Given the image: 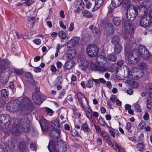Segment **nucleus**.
Instances as JSON below:
<instances>
[{"label":"nucleus","mask_w":152,"mask_h":152,"mask_svg":"<svg viewBox=\"0 0 152 152\" xmlns=\"http://www.w3.org/2000/svg\"><path fill=\"white\" fill-rule=\"evenodd\" d=\"M100 24L102 26L106 25L111 29H112L113 28V24L111 23L108 22L107 19L106 18L102 19L100 21Z\"/></svg>","instance_id":"b1692460"},{"label":"nucleus","mask_w":152,"mask_h":152,"mask_svg":"<svg viewBox=\"0 0 152 152\" xmlns=\"http://www.w3.org/2000/svg\"><path fill=\"white\" fill-rule=\"evenodd\" d=\"M43 95L42 94L38 91H36L32 95V98L34 102L38 104H41L44 99Z\"/></svg>","instance_id":"1a4fd4ad"},{"label":"nucleus","mask_w":152,"mask_h":152,"mask_svg":"<svg viewBox=\"0 0 152 152\" xmlns=\"http://www.w3.org/2000/svg\"><path fill=\"white\" fill-rule=\"evenodd\" d=\"M138 54L142 58L146 59L150 53L146 47L142 45H140L138 48Z\"/></svg>","instance_id":"9d476101"},{"label":"nucleus","mask_w":152,"mask_h":152,"mask_svg":"<svg viewBox=\"0 0 152 152\" xmlns=\"http://www.w3.org/2000/svg\"><path fill=\"white\" fill-rule=\"evenodd\" d=\"M94 85V82L93 80L89 79L88 81L86 83V86L87 87L89 88H92Z\"/></svg>","instance_id":"ea45409f"},{"label":"nucleus","mask_w":152,"mask_h":152,"mask_svg":"<svg viewBox=\"0 0 152 152\" xmlns=\"http://www.w3.org/2000/svg\"><path fill=\"white\" fill-rule=\"evenodd\" d=\"M113 145L114 146V148L116 150L117 149L119 152H124V150L120 147L118 146V145L116 143H114L113 144Z\"/></svg>","instance_id":"37998d69"},{"label":"nucleus","mask_w":152,"mask_h":152,"mask_svg":"<svg viewBox=\"0 0 152 152\" xmlns=\"http://www.w3.org/2000/svg\"><path fill=\"white\" fill-rule=\"evenodd\" d=\"M133 106L136 110L138 111H140L141 110V109L138 104L137 103L134 104H133Z\"/></svg>","instance_id":"603ef678"},{"label":"nucleus","mask_w":152,"mask_h":152,"mask_svg":"<svg viewBox=\"0 0 152 152\" xmlns=\"http://www.w3.org/2000/svg\"><path fill=\"white\" fill-rule=\"evenodd\" d=\"M72 134L73 136H77L79 134L78 132L76 130H74L72 131Z\"/></svg>","instance_id":"0e129e2a"},{"label":"nucleus","mask_w":152,"mask_h":152,"mask_svg":"<svg viewBox=\"0 0 152 152\" xmlns=\"http://www.w3.org/2000/svg\"><path fill=\"white\" fill-rule=\"evenodd\" d=\"M124 0H112L111 4L114 7H119L121 4Z\"/></svg>","instance_id":"a878e982"},{"label":"nucleus","mask_w":152,"mask_h":152,"mask_svg":"<svg viewBox=\"0 0 152 152\" xmlns=\"http://www.w3.org/2000/svg\"><path fill=\"white\" fill-rule=\"evenodd\" d=\"M94 6V4L90 2H88L86 4V7L88 9H90L91 8H92L93 9Z\"/></svg>","instance_id":"5fc2aeb1"},{"label":"nucleus","mask_w":152,"mask_h":152,"mask_svg":"<svg viewBox=\"0 0 152 152\" xmlns=\"http://www.w3.org/2000/svg\"><path fill=\"white\" fill-rule=\"evenodd\" d=\"M108 129L109 132L111 135L113 137H115V131L111 127H110L108 125H106Z\"/></svg>","instance_id":"f704fd0d"},{"label":"nucleus","mask_w":152,"mask_h":152,"mask_svg":"<svg viewBox=\"0 0 152 152\" xmlns=\"http://www.w3.org/2000/svg\"><path fill=\"white\" fill-rule=\"evenodd\" d=\"M26 147L25 142L22 141L19 143V148L21 151H24L26 150Z\"/></svg>","instance_id":"7c9ffc66"},{"label":"nucleus","mask_w":152,"mask_h":152,"mask_svg":"<svg viewBox=\"0 0 152 152\" xmlns=\"http://www.w3.org/2000/svg\"><path fill=\"white\" fill-rule=\"evenodd\" d=\"M19 124L23 126L26 125L24 126H23L20 129L22 132H27L29 131L30 122L29 120L26 118L21 119L19 121Z\"/></svg>","instance_id":"6e6552de"},{"label":"nucleus","mask_w":152,"mask_h":152,"mask_svg":"<svg viewBox=\"0 0 152 152\" xmlns=\"http://www.w3.org/2000/svg\"><path fill=\"white\" fill-rule=\"evenodd\" d=\"M105 0H96L94 7L92 9L93 11L96 10L100 7H101L103 4Z\"/></svg>","instance_id":"412c9836"},{"label":"nucleus","mask_w":152,"mask_h":152,"mask_svg":"<svg viewBox=\"0 0 152 152\" xmlns=\"http://www.w3.org/2000/svg\"><path fill=\"white\" fill-rule=\"evenodd\" d=\"M60 146V149H61L62 152H65L67 149V146L66 143L63 141L61 140L60 142L58 143V144L56 145L57 147Z\"/></svg>","instance_id":"aec40b11"},{"label":"nucleus","mask_w":152,"mask_h":152,"mask_svg":"<svg viewBox=\"0 0 152 152\" xmlns=\"http://www.w3.org/2000/svg\"><path fill=\"white\" fill-rule=\"evenodd\" d=\"M20 102L17 100H12L7 104V110L11 112H16L18 111L21 107L20 105Z\"/></svg>","instance_id":"7ed1b4c3"},{"label":"nucleus","mask_w":152,"mask_h":152,"mask_svg":"<svg viewBox=\"0 0 152 152\" xmlns=\"http://www.w3.org/2000/svg\"><path fill=\"white\" fill-rule=\"evenodd\" d=\"M59 37L61 39H65L66 37V33L63 31H59L58 34Z\"/></svg>","instance_id":"c9c22d12"},{"label":"nucleus","mask_w":152,"mask_h":152,"mask_svg":"<svg viewBox=\"0 0 152 152\" xmlns=\"http://www.w3.org/2000/svg\"><path fill=\"white\" fill-rule=\"evenodd\" d=\"M37 145L35 143H31L30 144V148L32 151L36 150Z\"/></svg>","instance_id":"8fccbe9b"},{"label":"nucleus","mask_w":152,"mask_h":152,"mask_svg":"<svg viewBox=\"0 0 152 152\" xmlns=\"http://www.w3.org/2000/svg\"><path fill=\"white\" fill-rule=\"evenodd\" d=\"M146 59L148 62L150 64H152V55H150L149 54Z\"/></svg>","instance_id":"774afa93"},{"label":"nucleus","mask_w":152,"mask_h":152,"mask_svg":"<svg viewBox=\"0 0 152 152\" xmlns=\"http://www.w3.org/2000/svg\"><path fill=\"white\" fill-rule=\"evenodd\" d=\"M39 122L43 130L45 129L44 131H45L48 129L50 124L48 121L46 120L42 116L41 117Z\"/></svg>","instance_id":"4468645a"},{"label":"nucleus","mask_w":152,"mask_h":152,"mask_svg":"<svg viewBox=\"0 0 152 152\" xmlns=\"http://www.w3.org/2000/svg\"><path fill=\"white\" fill-rule=\"evenodd\" d=\"M21 107L30 111H32L33 105L32 101L27 97H23L20 102Z\"/></svg>","instance_id":"39448f33"},{"label":"nucleus","mask_w":152,"mask_h":152,"mask_svg":"<svg viewBox=\"0 0 152 152\" xmlns=\"http://www.w3.org/2000/svg\"><path fill=\"white\" fill-rule=\"evenodd\" d=\"M11 118L8 114H2L0 115V121L3 125L1 126L2 130L5 134H9L11 130L9 129L10 126Z\"/></svg>","instance_id":"f03ea898"},{"label":"nucleus","mask_w":152,"mask_h":152,"mask_svg":"<svg viewBox=\"0 0 152 152\" xmlns=\"http://www.w3.org/2000/svg\"><path fill=\"white\" fill-rule=\"evenodd\" d=\"M75 44L77 43L80 40V38L77 37H74L73 38L71 39Z\"/></svg>","instance_id":"3c124183"},{"label":"nucleus","mask_w":152,"mask_h":152,"mask_svg":"<svg viewBox=\"0 0 152 152\" xmlns=\"http://www.w3.org/2000/svg\"><path fill=\"white\" fill-rule=\"evenodd\" d=\"M145 15L142 17L140 22V26L143 27H147L149 26L151 23V21L150 20H148L145 17H144Z\"/></svg>","instance_id":"6ab92c4d"},{"label":"nucleus","mask_w":152,"mask_h":152,"mask_svg":"<svg viewBox=\"0 0 152 152\" xmlns=\"http://www.w3.org/2000/svg\"><path fill=\"white\" fill-rule=\"evenodd\" d=\"M86 51L88 55L89 56L94 57L98 54L99 49L96 46L90 45L87 47Z\"/></svg>","instance_id":"423d86ee"},{"label":"nucleus","mask_w":152,"mask_h":152,"mask_svg":"<svg viewBox=\"0 0 152 152\" xmlns=\"http://www.w3.org/2000/svg\"><path fill=\"white\" fill-rule=\"evenodd\" d=\"M25 1L23 3L24 4L28 6H30L33 4L32 1L31 0H24Z\"/></svg>","instance_id":"de8ad7c7"},{"label":"nucleus","mask_w":152,"mask_h":152,"mask_svg":"<svg viewBox=\"0 0 152 152\" xmlns=\"http://www.w3.org/2000/svg\"><path fill=\"white\" fill-rule=\"evenodd\" d=\"M97 66L94 63L92 62L91 64V69L92 70L96 71Z\"/></svg>","instance_id":"4d7b16f0"},{"label":"nucleus","mask_w":152,"mask_h":152,"mask_svg":"<svg viewBox=\"0 0 152 152\" xmlns=\"http://www.w3.org/2000/svg\"><path fill=\"white\" fill-rule=\"evenodd\" d=\"M116 97L114 95H112L110 99V100L113 103H115V101H116Z\"/></svg>","instance_id":"052dcab7"},{"label":"nucleus","mask_w":152,"mask_h":152,"mask_svg":"<svg viewBox=\"0 0 152 152\" xmlns=\"http://www.w3.org/2000/svg\"><path fill=\"white\" fill-rule=\"evenodd\" d=\"M14 72L18 75H21L23 74V71L20 69H16L14 71Z\"/></svg>","instance_id":"e2e57ef3"},{"label":"nucleus","mask_w":152,"mask_h":152,"mask_svg":"<svg viewBox=\"0 0 152 152\" xmlns=\"http://www.w3.org/2000/svg\"><path fill=\"white\" fill-rule=\"evenodd\" d=\"M59 147H57L55 144L54 142L53 141H50L48 146V149L50 152H58L59 150L60 152L61 151L58 148Z\"/></svg>","instance_id":"a211bd4d"},{"label":"nucleus","mask_w":152,"mask_h":152,"mask_svg":"<svg viewBox=\"0 0 152 152\" xmlns=\"http://www.w3.org/2000/svg\"><path fill=\"white\" fill-rule=\"evenodd\" d=\"M75 45V44L74 43L72 39L69 40L67 43V46L69 48L72 47L74 46Z\"/></svg>","instance_id":"49530a36"},{"label":"nucleus","mask_w":152,"mask_h":152,"mask_svg":"<svg viewBox=\"0 0 152 152\" xmlns=\"http://www.w3.org/2000/svg\"><path fill=\"white\" fill-rule=\"evenodd\" d=\"M25 125H24L23 126H22V125L19 124V122L18 124L15 123H14L13 124L11 131L12 134L16 136L20 135L21 134V132L19 129H20L22 127V126H24Z\"/></svg>","instance_id":"ddd939ff"},{"label":"nucleus","mask_w":152,"mask_h":152,"mask_svg":"<svg viewBox=\"0 0 152 152\" xmlns=\"http://www.w3.org/2000/svg\"><path fill=\"white\" fill-rule=\"evenodd\" d=\"M77 96L79 102L82 101V98L84 97V96L81 93L79 92H77Z\"/></svg>","instance_id":"c03bdc74"},{"label":"nucleus","mask_w":152,"mask_h":152,"mask_svg":"<svg viewBox=\"0 0 152 152\" xmlns=\"http://www.w3.org/2000/svg\"><path fill=\"white\" fill-rule=\"evenodd\" d=\"M138 54L142 58L146 59L150 53L146 47L142 45H140L138 48Z\"/></svg>","instance_id":"9b49d317"},{"label":"nucleus","mask_w":152,"mask_h":152,"mask_svg":"<svg viewBox=\"0 0 152 152\" xmlns=\"http://www.w3.org/2000/svg\"><path fill=\"white\" fill-rule=\"evenodd\" d=\"M9 87L13 91L14 90V83L12 82H10L9 83Z\"/></svg>","instance_id":"69168bd1"},{"label":"nucleus","mask_w":152,"mask_h":152,"mask_svg":"<svg viewBox=\"0 0 152 152\" xmlns=\"http://www.w3.org/2000/svg\"><path fill=\"white\" fill-rule=\"evenodd\" d=\"M143 4L137 7L133 6V8L129 10V13L127 12L128 20L130 21H133L137 15L140 17L146 15L148 11L147 8L151 6V3L149 0H146L143 2Z\"/></svg>","instance_id":"f257e3e1"},{"label":"nucleus","mask_w":152,"mask_h":152,"mask_svg":"<svg viewBox=\"0 0 152 152\" xmlns=\"http://www.w3.org/2000/svg\"><path fill=\"white\" fill-rule=\"evenodd\" d=\"M143 119L145 121L148 120L149 118V115L147 112H145V114L143 115Z\"/></svg>","instance_id":"680f3d73"},{"label":"nucleus","mask_w":152,"mask_h":152,"mask_svg":"<svg viewBox=\"0 0 152 152\" xmlns=\"http://www.w3.org/2000/svg\"><path fill=\"white\" fill-rule=\"evenodd\" d=\"M120 39V37L118 36H114L111 40V42L114 45L118 44Z\"/></svg>","instance_id":"c85d7f7f"},{"label":"nucleus","mask_w":152,"mask_h":152,"mask_svg":"<svg viewBox=\"0 0 152 152\" xmlns=\"http://www.w3.org/2000/svg\"><path fill=\"white\" fill-rule=\"evenodd\" d=\"M113 21L114 24L116 26H118L121 23V20L119 18L117 17H113Z\"/></svg>","instance_id":"e433bc0d"},{"label":"nucleus","mask_w":152,"mask_h":152,"mask_svg":"<svg viewBox=\"0 0 152 152\" xmlns=\"http://www.w3.org/2000/svg\"><path fill=\"white\" fill-rule=\"evenodd\" d=\"M98 122L99 124L102 126H106V125L107 124L105 122V121L104 119L102 118L101 116H100L98 120Z\"/></svg>","instance_id":"72a5a7b5"},{"label":"nucleus","mask_w":152,"mask_h":152,"mask_svg":"<svg viewBox=\"0 0 152 152\" xmlns=\"http://www.w3.org/2000/svg\"><path fill=\"white\" fill-rule=\"evenodd\" d=\"M45 112L49 116H51L53 114L54 112L53 110L48 108H47L45 110Z\"/></svg>","instance_id":"a18cd8bd"},{"label":"nucleus","mask_w":152,"mask_h":152,"mask_svg":"<svg viewBox=\"0 0 152 152\" xmlns=\"http://www.w3.org/2000/svg\"><path fill=\"white\" fill-rule=\"evenodd\" d=\"M74 65V61L70 60L67 61L65 64L64 68L65 69L68 70L71 69Z\"/></svg>","instance_id":"393cba45"},{"label":"nucleus","mask_w":152,"mask_h":152,"mask_svg":"<svg viewBox=\"0 0 152 152\" xmlns=\"http://www.w3.org/2000/svg\"><path fill=\"white\" fill-rule=\"evenodd\" d=\"M81 129L85 132H87L89 131L90 128L88 124L86 123H85L82 125L81 127Z\"/></svg>","instance_id":"c756f323"},{"label":"nucleus","mask_w":152,"mask_h":152,"mask_svg":"<svg viewBox=\"0 0 152 152\" xmlns=\"http://www.w3.org/2000/svg\"><path fill=\"white\" fill-rule=\"evenodd\" d=\"M126 124V129L128 131L129 133H132L134 129V127L130 123L128 122Z\"/></svg>","instance_id":"473e14b6"},{"label":"nucleus","mask_w":152,"mask_h":152,"mask_svg":"<svg viewBox=\"0 0 152 152\" xmlns=\"http://www.w3.org/2000/svg\"><path fill=\"white\" fill-rule=\"evenodd\" d=\"M122 50V46L120 44L115 45L114 53L115 54H118L121 52Z\"/></svg>","instance_id":"bb28decb"},{"label":"nucleus","mask_w":152,"mask_h":152,"mask_svg":"<svg viewBox=\"0 0 152 152\" xmlns=\"http://www.w3.org/2000/svg\"><path fill=\"white\" fill-rule=\"evenodd\" d=\"M9 93L6 89H2L1 91V95L2 97L5 98L8 97Z\"/></svg>","instance_id":"a19ab883"},{"label":"nucleus","mask_w":152,"mask_h":152,"mask_svg":"<svg viewBox=\"0 0 152 152\" xmlns=\"http://www.w3.org/2000/svg\"><path fill=\"white\" fill-rule=\"evenodd\" d=\"M50 69L52 72H56V71H57L58 74H61V71H59L57 70V69H56V67L54 65H52L51 66Z\"/></svg>","instance_id":"79ce46f5"},{"label":"nucleus","mask_w":152,"mask_h":152,"mask_svg":"<svg viewBox=\"0 0 152 152\" xmlns=\"http://www.w3.org/2000/svg\"><path fill=\"white\" fill-rule=\"evenodd\" d=\"M94 126L96 130V132L98 134L101 133V132H102V131H101V129L99 126L98 125H96L95 124H94Z\"/></svg>","instance_id":"09e8293b"},{"label":"nucleus","mask_w":152,"mask_h":152,"mask_svg":"<svg viewBox=\"0 0 152 152\" xmlns=\"http://www.w3.org/2000/svg\"><path fill=\"white\" fill-rule=\"evenodd\" d=\"M151 85H152V84H150L149 85L148 89V90H147L146 94H145V93L144 92H142L141 93V96L142 97H144L146 96L147 97H149V95H148V96H147V95H146V94L148 93L150 94V92H152L151 91V88H152V87L150 86Z\"/></svg>","instance_id":"4c0bfd02"},{"label":"nucleus","mask_w":152,"mask_h":152,"mask_svg":"<svg viewBox=\"0 0 152 152\" xmlns=\"http://www.w3.org/2000/svg\"><path fill=\"white\" fill-rule=\"evenodd\" d=\"M124 23L123 25L125 31L128 33L130 35H132L133 33V28L132 25L129 21L125 20L124 19L122 20Z\"/></svg>","instance_id":"f8f14e48"},{"label":"nucleus","mask_w":152,"mask_h":152,"mask_svg":"<svg viewBox=\"0 0 152 152\" xmlns=\"http://www.w3.org/2000/svg\"><path fill=\"white\" fill-rule=\"evenodd\" d=\"M125 67L124 72L127 74V77L131 79L133 77L135 78L136 76L135 74L138 72V69L133 67L129 69L128 66H125Z\"/></svg>","instance_id":"0eeeda50"},{"label":"nucleus","mask_w":152,"mask_h":152,"mask_svg":"<svg viewBox=\"0 0 152 152\" xmlns=\"http://www.w3.org/2000/svg\"><path fill=\"white\" fill-rule=\"evenodd\" d=\"M34 42L37 45H40L41 44V41L40 39H37L34 40Z\"/></svg>","instance_id":"338daca9"},{"label":"nucleus","mask_w":152,"mask_h":152,"mask_svg":"<svg viewBox=\"0 0 152 152\" xmlns=\"http://www.w3.org/2000/svg\"><path fill=\"white\" fill-rule=\"evenodd\" d=\"M80 62L81 63L79 65L80 69L82 70H85L88 66V61L83 60L81 61Z\"/></svg>","instance_id":"4be33fe9"},{"label":"nucleus","mask_w":152,"mask_h":152,"mask_svg":"<svg viewBox=\"0 0 152 152\" xmlns=\"http://www.w3.org/2000/svg\"><path fill=\"white\" fill-rule=\"evenodd\" d=\"M16 142V141L13 139L6 142L4 145L6 149L8 151H11L15 147V144Z\"/></svg>","instance_id":"dca6fc26"},{"label":"nucleus","mask_w":152,"mask_h":152,"mask_svg":"<svg viewBox=\"0 0 152 152\" xmlns=\"http://www.w3.org/2000/svg\"><path fill=\"white\" fill-rule=\"evenodd\" d=\"M96 71H98L101 72H105L107 71V69L104 67L97 66Z\"/></svg>","instance_id":"58836bf2"},{"label":"nucleus","mask_w":152,"mask_h":152,"mask_svg":"<svg viewBox=\"0 0 152 152\" xmlns=\"http://www.w3.org/2000/svg\"><path fill=\"white\" fill-rule=\"evenodd\" d=\"M96 143L97 145L100 146L102 143V139L100 137H98L96 140Z\"/></svg>","instance_id":"864d4df0"},{"label":"nucleus","mask_w":152,"mask_h":152,"mask_svg":"<svg viewBox=\"0 0 152 152\" xmlns=\"http://www.w3.org/2000/svg\"><path fill=\"white\" fill-rule=\"evenodd\" d=\"M132 86L133 88H136L139 87V85L138 83L137 82L133 81L132 82Z\"/></svg>","instance_id":"6e6d98bb"},{"label":"nucleus","mask_w":152,"mask_h":152,"mask_svg":"<svg viewBox=\"0 0 152 152\" xmlns=\"http://www.w3.org/2000/svg\"><path fill=\"white\" fill-rule=\"evenodd\" d=\"M59 147H57L55 144L54 142L53 141H50L48 146V149L50 152H58L59 150L60 152L61 151L58 148Z\"/></svg>","instance_id":"f3484780"},{"label":"nucleus","mask_w":152,"mask_h":152,"mask_svg":"<svg viewBox=\"0 0 152 152\" xmlns=\"http://www.w3.org/2000/svg\"><path fill=\"white\" fill-rule=\"evenodd\" d=\"M56 66L58 68L57 69V70H58L59 71H61L60 69L62 66V63L60 61L57 62H56Z\"/></svg>","instance_id":"bf43d9fd"},{"label":"nucleus","mask_w":152,"mask_h":152,"mask_svg":"<svg viewBox=\"0 0 152 152\" xmlns=\"http://www.w3.org/2000/svg\"><path fill=\"white\" fill-rule=\"evenodd\" d=\"M137 51L136 49H134L133 50L129 53H126V56L128 58V61L129 63L132 64H134L138 63L140 61V58L136 56V51Z\"/></svg>","instance_id":"20e7f679"},{"label":"nucleus","mask_w":152,"mask_h":152,"mask_svg":"<svg viewBox=\"0 0 152 152\" xmlns=\"http://www.w3.org/2000/svg\"><path fill=\"white\" fill-rule=\"evenodd\" d=\"M84 7V4L82 1H77L75 3V8L77 11L82 10Z\"/></svg>","instance_id":"5701e85b"},{"label":"nucleus","mask_w":152,"mask_h":152,"mask_svg":"<svg viewBox=\"0 0 152 152\" xmlns=\"http://www.w3.org/2000/svg\"><path fill=\"white\" fill-rule=\"evenodd\" d=\"M137 147L139 151H141L143 148L144 145L142 144L139 143L137 144Z\"/></svg>","instance_id":"13d9d810"},{"label":"nucleus","mask_w":152,"mask_h":152,"mask_svg":"<svg viewBox=\"0 0 152 152\" xmlns=\"http://www.w3.org/2000/svg\"><path fill=\"white\" fill-rule=\"evenodd\" d=\"M83 15L88 18H91L93 16V15L90 12L87 10H84L82 12Z\"/></svg>","instance_id":"2f4dec72"},{"label":"nucleus","mask_w":152,"mask_h":152,"mask_svg":"<svg viewBox=\"0 0 152 152\" xmlns=\"http://www.w3.org/2000/svg\"><path fill=\"white\" fill-rule=\"evenodd\" d=\"M51 126L52 129L57 132V134L58 133V135L60 136V132L61 127L59 125L58 120L56 119L53 121L51 124Z\"/></svg>","instance_id":"2eb2a0df"},{"label":"nucleus","mask_w":152,"mask_h":152,"mask_svg":"<svg viewBox=\"0 0 152 152\" xmlns=\"http://www.w3.org/2000/svg\"><path fill=\"white\" fill-rule=\"evenodd\" d=\"M107 59L110 61L114 62L117 59V57L115 53H112L107 55Z\"/></svg>","instance_id":"cd10ccee"}]
</instances>
